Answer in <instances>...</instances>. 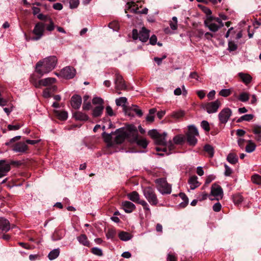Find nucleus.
<instances>
[{"label": "nucleus", "instance_id": "nucleus-49", "mask_svg": "<svg viewBox=\"0 0 261 261\" xmlns=\"http://www.w3.org/2000/svg\"><path fill=\"white\" fill-rule=\"evenodd\" d=\"M47 21L49 22V24H45L46 29L48 31L51 32L54 30L55 26L51 18H48V21Z\"/></svg>", "mask_w": 261, "mask_h": 261}, {"label": "nucleus", "instance_id": "nucleus-37", "mask_svg": "<svg viewBox=\"0 0 261 261\" xmlns=\"http://www.w3.org/2000/svg\"><path fill=\"white\" fill-rule=\"evenodd\" d=\"M187 134L198 136L199 135L198 131L197 128L193 125L189 126V130Z\"/></svg>", "mask_w": 261, "mask_h": 261}, {"label": "nucleus", "instance_id": "nucleus-33", "mask_svg": "<svg viewBox=\"0 0 261 261\" xmlns=\"http://www.w3.org/2000/svg\"><path fill=\"white\" fill-rule=\"evenodd\" d=\"M204 150L208 154L210 158H213L214 154V149L213 147L209 144H206L204 146Z\"/></svg>", "mask_w": 261, "mask_h": 261}, {"label": "nucleus", "instance_id": "nucleus-60", "mask_svg": "<svg viewBox=\"0 0 261 261\" xmlns=\"http://www.w3.org/2000/svg\"><path fill=\"white\" fill-rule=\"evenodd\" d=\"M164 146H165V147H168L167 150L168 149L169 151V152H166L167 154H169L171 153L170 151H171L172 150H173L174 148V145L171 141H170L168 143H167V145H164Z\"/></svg>", "mask_w": 261, "mask_h": 261}, {"label": "nucleus", "instance_id": "nucleus-51", "mask_svg": "<svg viewBox=\"0 0 261 261\" xmlns=\"http://www.w3.org/2000/svg\"><path fill=\"white\" fill-rule=\"evenodd\" d=\"M91 252L93 254L101 256L103 255L102 251L101 249L97 247H93L91 249Z\"/></svg>", "mask_w": 261, "mask_h": 261}, {"label": "nucleus", "instance_id": "nucleus-34", "mask_svg": "<svg viewBox=\"0 0 261 261\" xmlns=\"http://www.w3.org/2000/svg\"><path fill=\"white\" fill-rule=\"evenodd\" d=\"M187 142L192 146H194L197 142V140L196 138V136L186 134Z\"/></svg>", "mask_w": 261, "mask_h": 261}, {"label": "nucleus", "instance_id": "nucleus-32", "mask_svg": "<svg viewBox=\"0 0 261 261\" xmlns=\"http://www.w3.org/2000/svg\"><path fill=\"white\" fill-rule=\"evenodd\" d=\"M253 132L256 135V139L258 141L261 140V126L254 125L253 128Z\"/></svg>", "mask_w": 261, "mask_h": 261}, {"label": "nucleus", "instance_id": "nucleus-52", "mask_svg": "<svg viewBox=\"0 0 261 261\" xmlns=\"http://www.w3.org/2000/svg\"><path fill=\"white\" fill-rule=\"evenodd\" d=\"M148 135L152 138L156 139L158 136H159L160 133L156 129L150 130L148 133Z\"/></svg>", "mask_w": 261, "mask_h": 261}, {"label": "nucleus", "instance_id": "nucleus-40", "mask_svg": "<svg viewBox=\"0 0 261 261\" xmlns=\"http://www.w3.org/2000/svg\"><path fill=\"white\" fill-rule=\"evenodd\" d=\"M185 140V138L182 135H177L173 138V141L176 144H181Z\"/></svg>", "mask_w": 261, "mask_h": 261}, {"label": "nucleus", "instance_id": "nucleus-19", "mask_svg": "<svg viewBox=\"0 0 261 261\" xmlns=\"http://www.w3.org/2000/svg\"><path fill=\"white\" fill-rule=\"evenodd\" d=\"M56 82V79L54 77H47L44 79H42L38 82V85L35 86L36 87H39L40 85L43 86H47L55 83Z\"/></svg>", "mask_w": 261, "mask_h": 261}, {"label": "nucleus", "instance_id": "nucleus-38", "mask_svg": "<svg viewBox=\"0 0 261 261\" xmlns=\"http://www.w3.org/2000/svg\"><path fill=\"white\" fill-rule=\"evenodd\" d=\"M185 115V112L183 111L180 110L178 111L173 112L171 116L176 119H179L183 117Z\"/></svg>", "mask_w": 261, "mask_h": 261}, {"label": "nucleus", "instance_id": "nucleus-9", "mask_svg": "<svg viewBox=\"0 0 261 261\" xmlns=\"http://www.w3.org/2000/svg\"><path fill=\"white\" fill-rule=\"evenodd\" d=\"M231 114L232 111L229 108H226L223 109L218 115L220 123L225 124L228 121Z\"/></svg>", "mask_w": 261, "mask_h": 261}, {"label": "nucleus", "instance_id": "nucleus-15", "mask_svg": "<svg viewBox=\"0 0 261 261\" xmlns=\"http://www.w3.org/2000/svg\"><path fill=\"white\" fill-rule=\"evenodd\" d=\"M82 97L79 95H74L71 98V105L74 109H79L82 104Z\"/></svg>", "mask_w": 261, "mask_h": 261}, {"label": "nucleus", "instance_id": "nucleus-50", "mask_svg": "<svg viewBox=\"0 0 261 261\" xmlns=\"http://www.w3.org/2000/svg\"><path fill=\"white\" fill-rule=\"evenodd\" d=\"M130 109L135 112L136 113V114L139 117H141L143 115L142 110L138 109L137 106L133 105L132 106V107L130 108Z\"/></svg>", "mask_w": 261, "mask_h": 261}, {"label": "nucleus", "instance_id": "nucleus-21", "mask_svg": "<svg viewBox=\"0 0 261 261\" xmlns=\"http://www.w3.org/2000/svg\"><path fill=\"white\" fill-rule=\"evenodd\" d=\"M197 179V177L195 175L191 176L189 178L188 183L190 185L191 189L194 190L200 186V183Z\"/></svg>", "mask_w": 261, "mask_h": 261}, {"label": "nucleus", "instance_id": "nucleus-20", "mask_svg": "<svg viewBox=\"0 0 261 261\" xmlns=\"http://www.w3.org/2000/svg\"><path fill=\"white\" fill-rule=\"evenodd\" d=\"M0 229L6 232L10 229L9 221L3 217L0 218Z\"/></svg>", "mask_w": 261, "mask_h": 261}, {"label": "nucleus", "instance_id": "nucleus-61", "mask_svg": "<svg viewBox=\"0 0 261 261\" xmlns=\"http://www.w3.org/2000/svg\"><path fill=\"white\" fill-rule=\"evenodd\" d=\"M213 209L214 211L216 212H218L220 211L221 209V204L219 202L215 203L213 206Z\"/></svg>", "mask_w": 261, "mask_h": 261}, {"label": "nucleus", "instance_id": "nucleus-2", "mask_svg": "<svg viewBox=\"0 0 261 261\" xmlns=\"http://www.w3.org/2000/svg\"><path fill=\"white\" fill-rule=\"evenodd\" d=\"M126 133H125L124 127H121L116 130L114 132L110 134L103 132L102 136L106 142L111 144L112 139H114V143L115 144H121L126 138Z\"/></svg>", "mask_w": 261, "mask_h": 261}, {"label": "nucleus", "instance_id": "nucleus-63", "mask_svg": "<svg viewBox=\"0 0 261 261\" xmlns=\"http://www.w3.org/2000/svg\"><path fill=\"white\" fill-rule=\"evenodd\" d=\"M91 108V104L90 101L84 102L83 109L84 110H89Z\"/></svg>", "mask_w": 261, "mask_h": 261}, {"label": "nucleus", "instance_id": "nucleus-17", "mask_svg": "<svg viewBox=\"0 0 261 261\" xmlns=\"http://www.w3.org/2000/svg\"><path fill=\"white\" fill-rule=\"evenodd\" d=\"M122 206L124 211L127 213H132L135 208V205L128 201H125L122 203Z\"/></svg>", "mask_w": 261, "mask_h": 261}, {"label": "nucleus", "instance_id": "nucleus-55", "mask_svg": "<svg viewBox=\"0 0 261 261\" xmlns=\"http://www.w3.org/2000/svg\"><path fill=\"white\" fill-rule=\"evenodd\" d=\"M201 126L206 132L210 130L209 123L207 121L203 120L201 123Z\"/></svg>", "mask_w": 261, "mask_h": 261}, {"label": "nucleus", "instance_id": "nucleus-58", "mask_svg": "<svg viewBox=\"0 0 261 261\" xmlns=\"http://www.w3.org/2000/svg\"><path fill=\"white\" fill-rule=\"evenodd\" d=\"M69 4L70 8H75L78 6L79 4V0H70Z\"/></svg>", "mask_w": 261, "mask_h": 261}, {"label": "nucleus", "instance_id": "nucleus-31", "mask_svg": "<svg viewBox=\"0 0 261 261\" xmlns=\"http://www.w3.org/2000/svg\"><path fill=\"white\" fill-rule=\"evenodd\" d=\"M60 254V250L59 248L51 250L48 255L49 260H53L57 258Z\"/></svg>", "mask_w": 261, "mask_h": 261}, {"label": "nucleus", "instance_id": "nucleus-46", "mask_svg": "<svg viewBox=\"0 0 261 261\" xmlns=\"http://www.w3.org/2000/svg\"><path fill=\"white\" fill-rule=\"evenodd\" d=\"M139 145L143 147V148H146L148 145V142L145 139H138L136 141H135Z\"/></svg>", "mask_w": 261, "mask_h": 261}, {"label": "nucleus", "instance_id": "nucleus-62", "mask_svg": "<svg viewBox=\"0 0 261 261\" xmlns=\"http://www.w3.org/2000/svg\"><path fill=\"white\" fill-rule=\"evenodd\" d=\"M43 96L45 98H48L51 96L50 90L48 88H46L43 92Z\"/></svg>", "mask_w": 261, "mask_h": 261}, {"label": "nucleus", "instance_id": "nucleus-12", "mask_svg": "<svg viewBox=\"0 0 261 261\" xmlns=\"http://www.w3.org/2000/svg\"><path fill=\"white\" fill-rule=\"evenodd\" d=\"M115 76L114 81L115 88L118 90H125L126 86L122 76L118 73H116Z\"/></svg>", "mask_w": 261, "mask_h": 261}, {"label": "nucleus", "instance_id": "nucleus-13", "mask_svg": "<svg viewBox=\"0 0 261 261\" xmlns=\"http://www.w3.org/2000/svg\"><path fill=\"white\" fill-rule=\"evenodd\" d=\"M213 17L212 16H208L206 17V20L204 21V23L211 31L216 32L221 28L216 23H213Z\"/></svg>", "mask_w": 261, "mask_h": 261}, {"label": "nucleus", "instance_id": "nucleus-3", "mask_svg": "<svg viewBox=\"0 0 261 261\" xmlns=\"http://www.w3.org/2000/svg\"><path fill=\"white\" fill-rule=\"evenodd\" d=\"M143 193L151 205H156L158 203V199L153 188L150 187H145L143 190Z\"/></svg>", "mask_w": 261, "mask_h": 261}, {"label": "nucleus", "instance_id": "nucleus-57", "mask_svg": "<svg viewBox=\"0 0 261 261\" xmlns=\"http://www.w3.org/2000/svg\"><path fill=\"white\" fill-rule=\"evenodd\" d=\"M225 172L224 175L226 176H230L232 173V169L226 164L224 165Z\"/></svg>", "mask_w": 261, "mask_h": 261}, {"label": "nucleus", "instance_id": "nucleus-1", "mask_svg": "<svg viewBox=\"0 0 261 261\" xmlns=\"http://www.w3.org/2000/svg\"><path fill=\"white\" fill-rule=\"evenodd\" d=\"M58 59L56 56H50L39 61L36 65V72L41 76L53 70L57 65Z\"/></svg>", "mask_w": 261, "mask_h": 261}, {"label": "nucleus", "instance_id": "nucleus-42", "mask_svg": "<svg viewBox=\"0 0 261 261\" xmlns=\"http://www.w3.org/2000/svg\"><path fill=\"white\" fill-rule=\"evenodd\" d=\"M56 113L59 119L61 120H65L67 119V112L65 111H57Z\"/></svg>", "mask_w": 261, "mask_h": 261}, {"label": "nucleus", "instance_id": "nucleus-45", "mask_svg": "<svg viewBox=\"0 0 261 261\" xmlns=\"http://www.w3.org/2000/svg\"><path fill=\"white\" fill-rule=\"evenodd\" d=\"M233 201L235 204H239L243 200V197L240 194H237L233 196Z\"/></svg>", "mask_w": 261, "mask_h": 261}, {"label": "nucleus", "instance_id": "nucleus-30", "mask_svg": "<svg viewBox=\"0 0 261 261\" xmlns=\"http://www.w3.org/2000/svg\"><path fill=\"white\" fill-rule=\"evenodd\" d=\"M64 237V233L62 230H56L52 235V240L53 241H58L61 240Z\"/></svg>", "mask_w": 261, "mask_h": 261}, {"label": "nucleus", "instance_id": "nucleus-11", "mask_svg": "<svg viewBox=\"0 0 261 261\" xmlns=\"http://www.w3.org/2000/svg\"><path fill=\"white\" fill-rule=\"evenodd\" d=\"M11 170L10 164L5 160H0V178L5 176Z\"/></svg>", "mask_w": 261, "mask_h": 261}, {"label": "nucleus", "instance_id": "nucleus-7", "mask_svg": "<svg viewBox=\"0 0 261 261\" xmlns=\"http://www.w3.org/2000/svg\"><path fill=\"white\" fill-rule=\"evenodd\" d=\"M125 128L126 138L132 142H135L138 138V133L137 127L134 125H128Z\"/></svg>", "mask_w": 261, "mask_h": 261}, {"label": "nucleus", "instance_id": "nucleus-43", "mask_svg": "<svg viewBox=\"0 0 261 261\" xmlns=\"http://www.w3.org/2000/svg\"><path fill=\"white\" fill-rule=\"evenodd\" d=\"M116 234V232L114 229H109L107 233L106 237L108 239H113Z\"/></svg>", "mask_w": 261, "mask_h": 261}, {"label": "nucleus", "instance_id": "nucleus-41", "mask_svg": "<svg viewBox=\"0 0 261 261\" xmlns=\"http://www.w3.org/2000/svg\"><path fill=\"white\" fill-rule=\"evenodd\" d=\"M253 118V115L252 114H246L242 116H241L240 118H239L237 122H241L243 121H250L252 120Z\"/></svg>", "mask_w": 261, "mask_h": 261}, {"label": "nucleus", "instance_id": "nucleus-54", "mask_svg": "<svg viewBox=\"0 0 261 261\" xmlns=\"http://www.w3.org/2000/svg\"><path fill=\"white\" fill-rule=\"evenodd\" d=\"M237 45L233 41L228 42V50L230 51H234L237 49Z\"/></svg>", "mask_w": 261, "mask_h": 261}, {"label": "nucleus", "instance_id": "nucleus-25", "mask_svg": "<svg viewBox=\"0 0 261 261\" xmlns=\"http://www.w3.org/2000/svg\"><path fill=\"white\" fill-rule=\"evenodd\" d=\"M227 161L231 164H236L238 162V158L237 154L230 152L226 158Z\"/></svg>", "mask_w": 261, "mask_h": 261}, {"label": "nucleus", "instance_id": "nucleus-5", "mask_svg": "<svg viewBox=\"0 0 261 261\" xmlns=\"http://www.w3.org/2000/svg\"><path fill=\"white\" fill-rule=\"evenodd\" d=\"M45 23L43 22H37L32 31L35 36L31 38L32 40L37 41L40 39L44 35L45 32Z\"/></svg>", "mask_w": 261, "mask_h": 261}, {"label": "nucleus", "instance_id": "nucleus-10", "mask_svg": "<svg viewBox=\"0 0 261 261\" xmlns=\"http://www.w3.org/2000/svg\"><path fill=\"white\" fill-rule=\"evenodd\" d=\"M76 71L73 67L67 66L61 71V76L66 79H72L75 75Z\"/></svg>", "mask_w": 261, "mask_h": 261}, {"label": "nucleus", "instance_id": "nucleus-44", "mask_svg": "<svg viewBox=\"0 0 261 261\" xmlns=\"http://www.w3.org/2000/svg\"><path fill=\"white\" fill-rule=\"evenodd\" d=\"M251 180L252 182L256 185H261V176L255 174L252 176Z\"/></svg>", "mask_w": 261, "mask_h": 261}, {"label": "nucleus", "instance_id": "nucleus-56", "mask_svg": "<svg viewBox=\"0 0 261 261\" xmlns=\"http://www.w3.org/2000/svg\"><path fill=\"white\" fill-rule=\"evenodd\" d=\"M92 102L94 105L98 104L99 105H102L103 103V100L100 97H94L92 99Z\"/></svg>", "mask_w": 261, "mask_h": 261}, {"label": "nucleus", "instance_id": "nucleus-14", "mask_svg": "<svg viewBox=\"0 0 261 261\" xmlns=\"http://www.w3.org/2000/svg\"><path fill=\"white\" fill-rule=\"evenodd\" d=\"M211 194L215 197H220L222 198L223 191L222 188L216 184H214L211 187Z\"/></svg>", "mask_w": 261, "mask_h": 261}, {"label": "nucleus", "instance_id": "nucleus-35", "mask_svg": "<svg viewBox=\"0 0 261 261\" xmlns=\"http://www.w3.org/2000/svg\"><path fill=\"white\" fill-rule=\"evenodd\" d=\"M180 197L183 200V202L179 204V206L182 208L185 207L188 203L189 200L187 196L185 194L180 193L179 194Z\"/></svg>", "mask_w": 261, "mask_h": 261}, {"label": "nucleus", "instance_id": "nucleus-39", "mask_svg": "<svg viewBox=\"0 0 261 261\" xmlns=\"http://www.w3.org/2000/svg\"><path fill=\"white\" fill-rule=\"evenodd\" d=\"M127 5L129 6L128 9L130 10L131 12L136 14H139L140 11H139V8L138 7L134 8L136 6L134 2L128 3Z\"/></svg>", "mask_w": 261, "mask_h": 261}, {"label": "nucleus", "instance_id": "nucleus-8", "mask_svg": "<svg viewBox=\"0 0 261 261\" xmlns=\"http://www.w3.org/2000/svg\"><path fill=\"white\" fill-rule=\"evenodd\" d=\"M221 102L218 100L214 101L207 102L202 106L203 108L208 114L216 113L221 106Z\"/></svg>", "mask_w": 261, "mask_h": 261}, {"label": "nucleus", "instance_id": "nucleus-36", "mask_svg": "<svg viewBox=\"0 0 261 261\" xmlns=\"http://www.w3.org/2000/svg\"><path fill=\"white\" fill-rule=\"evenodd\" d=\"M256 148L255 144L251 141L249 140L248 141V144L246 146L245 151L247 152L251 153L253 152Z\"/></svg>", "mask_w": 261, "mask_h": 261}, {"label": "nucleus", "instance_id": "nucleus-59", "mask_svg": "<svg viewBox=\"0 0 261 261\" xmlns=\"http://www.w3.org/2000/svg\"><path fill=\"white\" fill-rule=\"evenodd\" d=\"M21 125L20 124H9L8 125V128L9 130H16L19 129L21 127Z\"/></svg>", "mask_w": 261, "mask_h": 261}, {"label": "nucleus", "instance_id": "nucleus-48", "mask_svg": "<svg viewBox=\"0 0 261 261\" xmlns=\"http://www.w3.org/2000/svg\"><path fill=\"white\" fill-rule=\"evenodd\" d=\"M231 93V91L229 89H222L219 93V94L223 97H227Z\"/></svg>", "mask_w": 261, "mask_h": 261}, {"label": "nucleus", "instance_id": "nucleus-6", "mask_svg": "<svg viewBox=\"0 0 261 261\" xmlns=\"http://www.w3.org/2000/svg\"><path fill=\"white\" fill-rule=\"evenodd\" d=\"M149 31L145 28H142L139 33L137 29H134L132 32L133 38L134 40L139 39L141 41L145 42L149 38Z\"/></svg>", "mask_w": 261, "mask_h": 261}, {"label": "nucleus", "instance_id": "nucleus-53", "mask_svg": "<svg viewBox=\"0 0 261 261\" xmlns=\"http://www.w3.org/2000/svg\"><path fill=\"white\" fill-rule=\"evenodd\" d=\"M109 27L113 31H117L119 29V25L118 22L113 21L109 23Z\"/></svg>", "mask_w": 261, "mask_h": 261}, {"label": "nucleus", "instance_id": "nucleus-22", "mask_svg": "<svg viewBox=\"0 0 261 261\" xmlns=\"http://www.w3.org/2000/svg\"><path fill=\"white\" fill-rule=\"evenodd\" d=\"M167 136V133L164 132L162 134H160L159 136H158L156 139L155 140V143L158 145H166L167 142L166 137Z\"/></svg>", "mask_w": 261, "mask_h": 261}, {"label": "nucleus", "instance_id": "nucleus-18", "mask_svg": "<svg viewBox=\"0 0 261 261\" xmlns=\"http://www.w3.org/2000/svg\"><path fill=\"white\" fill-rule=\"evenodd\" d=\"M127 100V99L126 97H121L116 99L115 101L117 106H122L123 107V110L125 111L126 114L130 115V114L128 113V110L126 109V106H125Z\"/></svg>", "mask_w": 261, "mask_h": 261}, {"label": "nucleus", "instance_id": "nucleus-26", "mask_svg": "<svg viewBox=\"0 0 261 261\" xmlns=\"http://www.w3.org/2000/svg\"><path fill=\"white\" fill-rule=\"evenodd\" d=\"M104 107L103 105H98L96 106L93 110L92 115L94 117L100 116L103 112Z\"/></svg>", "mask_w": 261, "mask_h": 261}, {"label": "nucleus", "instance_id": "nucleus-28", "mask_svg": "<svg viewBox=\"0 0 261 261\" xmlns=\"http://www.w3.org/2000/svg\"><path fill=\"white\" fill-rule=\"evenodd\" d=\"M118 236L120 239L123 241H128L132 238V236L129 233L125 231H120Z\"/></svg>", "mask_w": 261, "mask_h": 261}, {"label": "nucleus", "instance_id": "nucleus-23", "mask_svg": "<svg viewBox=\"0 0 261 261\" xmlns=\"http://www.w3.org/2000/svg\"><path fill=\"white\" fill-rule=\"evenodd\" d=\"M127 196L130 200L136 203H138L140 200V195L136 191H133L127 194Z\"/></svg>", "mask_w": 261, "mask_h": 261}, {"label": "nucleus", "instance_id": "nucleus-64", "mask_svg": "<svg viewBox=\"0 0 261 261\" xmlns=\"http://www.w3.org/2000/svg\"><path fill=\"white\" fill-rule=\"evenodd\" d=\"M167 261H177L176 257L173 254L169 253L167 255Z\"/></svg>", "mask_w": 261, "mask_h": 261}, {"label": "nucleus", "instance_id": "nucleus-24", "mask_svg": "<svg viewBox=\"0 0 261 261\" xmlns=\"http://www.w3.org/2000/svg\"><path fill=\"white\" fill-rule=\"evenodd\" d=\"M77 240L79 243L87 247L90 246V242L88 240V238L85 234H81L80 236L77 237Z\"/></svg>", "mask_w": 261, "mask_h": 261}, {"label": "nucleus", "instance_id": "nucleus-4", "mask_svg": "<svg viewBox=\"0 0 261 261\" xmlns=\"http://www.w3.org/2000/svg\"><path fill=\"white\" fill-rule=\"evenodd\" d=\"M158 190L162 194H169L171 192V187L168 184L166 179L161 178L156 179L155 181Z\"/></svg>", "mask_w": 261, "mask_h": 261}, {"label": "nucleus", "instance_id": "nucleus-47", "mask_svg": "<svg viewBox=\"0 0 261 261\" xmlns=\"http://www.w3.org/2000/svg\"><path fill=\"white\" fill-rule=\"evenodd\" d=\"M239 100L242 102H246L249 99V94L246 92H242L240 94Z\"/></svg>", "mask_w": 261, "mask_h": 261}, {"label": "nucleus", "instance_id": "nucleus-29", "mask_svg": "<svg viewBox=\"0 0 261 261\" xmlns=\"http://www.w3.org/2000/svg\"><path fill=\"white\" fill-rule=\"evenodd\" d=\"M239 76L242 81L246 84L250 83L252 80V77L248 74L239 73Z\"/></svg>", "mask_w": 261, "mask_h": 261}, {"label": "nucleus", "instance_id": "nucleus-27", "mask_svg": "<svg viewBox=\"0 0 261 261\" xmlns=\"http://www.w3.org/2000/svg\"><path fill=\"white\" fill-rule=\"evenodd\" d=\"M73 116L76 120L81 121H86L88 119V116L82 112H76L74 113Z\"/></svg>", "mask_w": 261, "mask_h": 261}, {"label": "nucleus", "instance_id": "nucleus-16", "mask_svg": "<svg viewBox=\"0 0 261 261\" xmlns=\"http://www.w3.org/2000/svg\"><path fill=\"white\" fill-rule=\"evenodd\" d=\"M28 148V146L24 142H20L14 145L13 150L16 152H24Z\"/></svg>", "mask_w": 261, "mask_h": 261}]
</instances>
